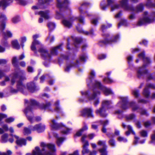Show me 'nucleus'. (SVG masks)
Instances as JSON below:
<instances>
[{"instance_id": "nucleus-1", "label": "nucleus", "mask_w": 155, "mask_h": 155, "mask_svg": "<svg viewBox=\"0 0 155 155\" xmlns=\"http://www.w3.org/2000/svg\"><path fill=\"white\" fill-rule=\"evenodd\" d=\"M41 146L42 148L41 151L39 147H36L32 153H28L26 155H56L54 144L42 142Z\"/></svg>"}, {"instance_id": "nucleus-2", "label": "nucleus", "mask_w": 155, "mask_h": 155, "mask_svg": "<svg viewBox=\"0 0 155 155\" xmlns=\"http://www.w3.org/2000/svg\"><path fill=\"white\" fill-rule=\"evenodd\" d=\"M17 88L18 90L22 92L26 91L27 90H29L31 92H33L34 91L35 85L32 83H28L25 86L21 82L18 81L17 82Z\"/></svg>"}, {"instance_id": "nucleus-3", "label": "nucleus", "mask_w": 155, "mask_h": 155, "mask_svg": "<svg viewBox=\"0 0 155 155\" xmlns=\"http://www.w3.org/2000/svg\"><path fill=\"white\" fill-rule=\"evenodd\" d=\"M111 104V102L108 100H104L102 102V107L96 110V112L98 115L102 117H106L107 114L105 113V109L109 108V105Z\"/></svg>"}, {"instance_id": "nucleus-4", "label": "nucleus", "mask_w": 155, "mask_h": 155, "mask_svg": "<svg viewBox=\"0 0 155 155\" xmlns=\"http://www.w3.org/2000/svg\"><path fill=\"white\" fill-rule=\"evenodd\" d=\"M127 98L125 97H121V100L122 102H119L118 104V106L124 109H126L127 108L125 106L130 105L132 108L133 110H135L137 109V107L135 106V104L134 102L130 103V104H128L127 103Z\"/></svg>"}, {"instance_id": "nucleus-5", "label": "nucleus", "mask_w": 155, "mask_h": 155, "mask_svg": "<svg viewBox=\"0 0 155 155\" xmlns=\"http://www.w3.org/2000/svg\"><path fill=\"white\" fill-rule=\"evenodd\" d=\"M86 138H87L86 136L84 135L81 138V141L83 144V149L81 152L83 155L89 153L90 152L89 150L87 148V147L89 146V143L87 141L85 140Z\"/></svg>"}, {"instance_id": "nucleus-6", "label": "nucleus", "mask_w": 155, "mask_h": 155, "mask_svg": "<svg viewBox=\"0 0 155 155\" xmlns=\"http://www.w3.org/2000/svg\"><path fill=\"white\" fill-rule=\"evenodd\" d=\"M95 86L102 90L106 95H108L112 94V91L110 89L105 87H103L100 82L98 81H95Z\"/></svg>"}, {"instance_id": "nucleus-7", "label": "nucleus", "mask_w": 155, "mask_h": 155, "mask_svg": "<svg viewBox=\"0 0 155 155\" xmlns=\"http://www.w3.org/2000/svg\"><path fill=\"white\" fill-rule=\"evenodd\" d=\"M104 141H99L97 144L99 145L102 146L103 148L99 150V152L101 153V155H107V152L106 151V146Z\"/></svg>"}, {"instance_id": "nucleus-8", "label": "nucleus", "mask_w": 155, "mask_h": 155, "mask_svg": "<svg viewBox=\"0 0 155 155\" xmlns=\"http://www.w3.org/2000/svg\"><path fill=\"white\" fill-rule=\"evenodd\" d=\"M24 113L26 114L28 120L32 122L34 119L33 117V114L30 107L26 108L24 110Z\"/></svg>"}, {"instance_id": "nucleus-9", "label": "nucleus", "mask_w": 155, "mask_h": 155, "mask_svg": "<svg viewBox=\"0 0 155 155\" xmlns=\"http://www.w3.org/2000/svg\"><path fill=\"white\" fill-rule=\"evenodd\" d=\"M154 20L153 18L149 19L147 17H145L143 19L140 20L138 23L137 25L141 26L147 23L152 22Z\"/></svg>"}, {"instance_id": "nucleus-10", "label": "nucleus", "mask_w": 155, "mask_h": 155, "mask_svg": "<svg viewBox=\"0 0 155 155\" xmlns=\"http://www.w3.org/2000/svg\"><path fill=\"white\" fill-rule=\"evenodd\" d=\"M45 128V126L42 124H37L33 127L31 128V130H37L38 132H41L43 131Z\"/></svg>"}, {"instance_id": "nucleus-11", "label": "nucleus", "mask_w": 155, "mask_h": 155, "mask_svg": "<svg viewBox=\"0 0 155 155\" xmlns=\"http://www.w3.org/2000/svg\"><path fill=\"white\" fill-rule=\"evenodd\" d=\"M39 37V35H33V38L34 40L31 46V48L32 50L34 51L36 49L35 46L36 45H39L41 46V43L38 41H36V39Z\"/></svg>"}, {"instance_id": "nucleus-12", "label": "nucleus", "mask_w": 155, "mask_h": 155, "mask_svg": "<svg viewBox=\"0 0 155 155\" xmlns=\"http://www.w3.org/2000/svg\"><path fill=\"white\" fill-rule=\"evenodd\" d=\"M14 137L17 139L16 140V143L17 145L21 146L26 145V142L25 140V139L21 138H19L16 135H14Z\"/></svg>"}, {"instance_id": "nucleus-13", "label": "nucleus", "mask_w": 155, "mask_h": 155, "mask_svg": "<svg viewBox=\"0 0 155 155\" xmlns=\"http://www.w3.org/2000/svg\"><path fill=\"white\" fill-rule=\"evenodd\" d=\"M41 56L45 58H49L51 57V55L48 53L47 51L44 48H41L39 50Z\"/></svg>"}, {"instance_id": "nucleus-14", "label": "nucleus", "mask_w": 155, "mask_h": 155, "mask_svg": "<svg viewBox=\"0 0 155 155\" xmlns=\"http://www.w3.org/2000/svg\"><path fill=\"white\" fill-rule=\"evenodd\" d=\"M96 90L94 89L93 90V93L91 97H89L90 100L94 99V104L95 105H96L99 103V101L98 99H95L96 97L100 94L99 92H97V93H96Z\"/></svg>"}, {"instance_id": "nucleus-15", "label": "nucleus", "mask_w": 155, "mask_h": 155, "mask_svg": "<svg viewBox=\"0 0 155 155\" xmlns=\"http://www.w3.org/2000/svg\"><path fill=\"white\" fill-rule=\"evenodd\" d=\"M91 110L90 109L86 108L81 111V115L83 116L87 115L89 117H92Z\"/></svg>"}, {"instance_id": "nucleus-16", "label": "nucleus", "mask_w": 155, "mask_h": 155, "mask_svg": "<svg viewBox=\"0 0 155 155\" xmlns=\"http://www.w3.org/2000/svg\"><path fill=\"white\" fill-rule=\"evenodd\" d=\"M22 73L21 72L19 73L18 75H17L16 73H15L11 75L12 78L11 83L12 84H14L15 81V80L18 79L19 77L21 78Z\"/></svg>"}, {"instance_id": "nucleus-17", "label": "nucleus", "mask_w": 155, "mask_h": 155, "mask_svg": "<svg viewBox=\"0 0 155 155\" xmlns=\"http://www.w3.org/2000/svg\"><path fill=\"white\" fill-rule=\"evenodd\" d=\"M13 0H1L0 1V6L4 8L12 3Z\"/></svg>"}, {"instance_id": "nucleus-18", "label": "nucleus", "mask_w": 155, "mask_h": 155, "mask_svg": "<svg viewBox=\"0 0 155 155\" xmlns=\"http://www.w3.org/2000/svg\"><path fill=\"white\" fill-rule=\"evenodd\" d=\"M69 3V2L68 0H64L63 3L59 0H57V6L59 8H61L62 7H66Z\"/></svg>"}, {"instance_id": "nucleus-19", "label": "nucleus", "mask_w": 155, "mask_h": 155, "mask_svg": "<svg viewBox=\"0 0 155 155\" xmlns=\"http://www.w3.org/2000/svg\"><path fill=\"white\" fill-rule=\"evenodd\" d=\"M51 127L53 129H57L59 128V127L61 126L62 125L61 124H58L55 122L54 120L52 119L51 120V122L50 123Z\"/></svg>"}, {"instance_id": "nucleus-20", "label": "nucleus", "mask_w": 155, "mask_h": 155, "mask_svg": "<svg viewBox=\"0 0 155 155\" xmlns=\"http://www.w3.org/2000/svg\"><path fill=\"white\" fill-rule=\"evenodd\" d=\"M38 14L44 18L45 19H48L50 18L48 11L45 12L40 11L38 12Z\"/></svg>"}, {"instance_id": "nucleus-21", "label": "nucleus", "mask_w": 155, "mask_h": 155, "mask_svg": "<svg viewBox=\"0 0 155 155\" xmlns=\"http://www.w3.org/2000/svg\"><path fill=\"white\" fill-rule=\"evenodd\" d=\"M54 136L57 137L56 143L58 146H60L64 140V138L63 137H58L57 134H55Z\"/></svg>"}, {"instance_id": "nucleus-22", "label": "nucleus", "mask_w": 155, "mask_h": 155, "mask_svg": "<svg viewBox=\"0 0 155 155\" xmlns=\"http://www.w3.org/2000/svg\"><path fill=\"white\" fill-rule=\"evenodd\" d=\"M12 47L16 49H18L20 48V46L17 40L12 41Z\"/></svg>"}, {"instance_id": "nucleus-23", "label": "nucleus", "mask_w": 155, "mask_h": 155, "mask_svg": "<svg viewBox=\"0 0 155 155\" xmlns=\"http://www.w3.org/2000/svg\"><path fill=\"white\" fill-rule=\"evenodd\" d=\"M59 102L58 101H56L55 104L54 106L55 108L54 110L58 113H60L61 112V110L59 106Z\"/></svg>"}, {"instance_id": "nucleus-24", "label": "nucleus", "mask_w": 155, "mask_h": 155, "mask_svg": "<svg viewBox=\"0 0 155 155\" xmlns=\"http://www.w3.org/2000/svg\"><path fill=\"white\" fill-rule=\"evenodd\" d=\"M8 135L5 134L2 135L1 138V141L2 143H5L7 142Z\"/></svg>"}, {"instance_id": "nucleus-25", "label": "nucleus", "mask_w": 155, "mask_h": 155, "mask_svg": "<svg viewBox=\"0 0 155 155\" xmlns=\"http://www.w3.org/2000/svg\"><path fill=\"white\" fill-rule=\"evenodd\" d=\"M145 65H143L142 67L140 68L138 71V77L143 73H145L147 72L146 70L145 69Z\"/></svg>"}, {"instance_id": "nucleus-26", "label": "nucleus", "mask_w": 155, "mask_h": 155, "mask_svg": "<svg viewBox=\"0 0 155 155\" xmlns=\"http://www.w3.org/2000/svg\"><path fill=\"white\" fill-rule=\"evenodd\" d=\"M71 21V20L70 21H69L66 20H64L62 21V23L65 26L69 28L72 25V23L70 21Z\"/></svg>"}, {"instance_id": "nucleus-27", "label": "nucleus", "mask_w": 155, "mask_h": 155, "mask_svg": "<svg viewBox=\"0 0 155 155\" xmlns=\"http://www.w3.org/2000/svg\"><path fill=\"white\" fill-rule=\"evenodd\" d=\"M138 56L140 58H142L143 59L144 62L149 63L150 61L149 58L147 57L145 58V57L144 54L143 52H142L139 54Z\"/></svg>"}, {"instance_id": "nucleus-28", "label": "nucleus", "mask_w": 155, "mask_h": 155, "mask_svg": "<svg viewBox=\"0 0 155 155\" xmlns=\"http://www.w3.org/2000/svg\"><path fill=\"white\" fill-rule=\"evenodd\" d=\"M61 45H60L52 48L51 50V55L55 54L57 50L60 49Z\"/></svg>"}, {"instance_id": "nucleus-29", "label": "nucleus", "mask_w": 155, "mask_h": 155, "mask_svg": "<svg viewBox=\"0 0 155 155\" xmlns=\"http://www.w3.org/2000/svg\"><path fill=\"white\" fill-rule=\"evenodd\" d=\"M87 128H88L87 126H84L82 129L77 132L76 135L78 136H80L81 135L82 133L84 131L87 130Z\"/></svg>"}, {"instance_id": "nucleus-30", "label": "nucleus", "mask_w": 155, "mask_h": 155, "mask_svg": "<svg viewBox=\"0 0 155 155\" xmlns=\"http://www.w3.org/2000/svg\"><path fill=\"white\" fill-rule=\"evenodd\" d=\"M2 128H0V134H2L5 131H7L8 130L7 126L6 125H4L2 127Z\"/></svg>"}, {"instance_id": "nucleus-31", "label": "nucleus", "mask_w": 155, "mask_h": 155, "mask_svg": "<svg viewBox=\"0 0 155 155\" xmlns=\"http://www.w3.org/2000/svg\"><path fill=\"white\" fill-rule=\"evenodd\" d=\"M25 103H28L32 106L35 105L37 104L36 101L33 100H31L29 101L27 100H25Z\"/></svg>"}, {"instance_id": "nucleus-32", "label": "nucleus", "mask_w": 155, "mask_h": 155, "mask_svg": "<svg viewBox=\"0 0 155 155\" xmlns=\"http://www.w3.org/2000/svg\"><path fill=\"white\" fill-rule=\"evenodd\" d=\"M12 34L9 31H7L4 33L3 37L4 38H10L12 37Z\"/></svg>"}, {"instance_id": "nucleus-33", "label": "nucleus", "mask_w": 155, "mask_h": 155, "mask_svg": "<svg viewBox=\"0 0 155 155\" xmlns=\"http://www.w3.org/2000/svg\"><path fill=\"white\" fill-rule=\"evenodd\" d=\"M127 127L128 130V131L126 132V134L127 135H128L130 133H132L134 135L135 134L134 132L132 131L131 127L130 126L128 125Z\"/></svg>"}, {"instance_id": "nucleus-34", "label": "nucleus", "mask_w": 155, "mask_h": 155, "mask_svg": "<svg viewBox=\"0 0 155 155\" xmlns=\"http://www.w3.org/2000/svg\"><path fill=\"white\" fill-rule=\"evenodd\" d=\"M12 21L13 23H16L20 21V18L18 16H16L13 17Z\"/></svg>"}, {"instance_id": "nucleus-35", "label": "nucleus", "mask_w": 155, "mask_h": 155, "mask_svg": "<svg viewBox=\"0 0 155 155\" xmlns=\"http://www.w3.org/2000/svg\"><path fill=\"white\" fill-rule=\"evenodd\" d=\"M50 105V102L47 103L46 105H45L44 104H42L41 105V107L42 109H47Z\"/></svg>"}, {"instance_id": "nucleus-36", "label": "nucleus", "mask_w": 155, "mask_h": 155, "mask_svg": "<svg viewBox=\"0 0 155 155\" xmlns=\"http://www.w3.org/2000/svg\"><path fill=\"white\" fill-rule=\"evenodd\" d=\"M19 4L21 5H25L27 4L25 0H15Z\"/></svg>"}, {"instance_id": "nucleus-37", "label": "nucleus", "mask_w": 155, "mask_h": 155, "mask_svg": "<svg viewBox=\"0 0 155 155\" xmlns=\"http://www.w3.org/2000/svg\"><path fill=\"white\" fill-rule=\"evenodd\" d=\"M48 28L51 29L52 30L55 27L54 24L52 22L49 23L48 24Z\"/></svg>"}, {"instance_id": "nucleus-38", "label": "nucleus", "mask_w": 155, "mask_h": 155, "mask_svg": "<svg viewBox=\"0 0 155 155\" xmlns=\"http://www.w3.org/2000/svg\"><path fill=\"white\" fill-rule=\"evenodd\" d=\"M31 131L28 129L25 128L24 129V134L25 135H27L31 133Z\"/></svg>"}, {"instance_id": "nucleus-39", "label": "nucleus", "mask_w": 155, "mask_h": 155, "mask_svg": "<svg viewBox=\"0 0 155 155\" xmlns=\"http://www.w3.org/2000/svg\"><path fill=\"white\" fill-rule=\"evenodd\" d=\"M104 81L107 83H110L113 82V81L110 78H105L104 79Z\"/></svg>"}, {"instance_id": "nucleus-40", "label": "nucleus", "mask_w": 155, "mask_h": 155, "mask_svg": "<svg viewBox=\"0 0 155 155\" xmlns=\"http://www.w3.org/2000/svg\"><path fill=\"white\" fill-rule=\"evenodd\" d=\"M87 57L85 54H83L80 57V60L81 61H84L86 59Z\"/></svg>"}, {"instance_id": "nucleus-41", "label": "nucleus", "mask_w": 155, "mask_h": 155, "mask_svg": "<svg viewBox=\"0 0 155 155\" xmlns=\"http://www.w3.org/2000/svg\"><path fill=\"white\" fill-rule=\"evenodd\" d=\"M141 136L143 137H146L147 136V133L145 130H143L140 132Z\"/></svg>"}, {"instance_id": "nucleus-42", "label": "nucleus", "mask_w": 155, "mask_h": 155, "mask_svg": "<svg viewBox=\"0 0 155 155\" xmlns=\"http://www.w3.org/2000/svg\"><path fill=\"white\" fill-rule=\"evenodd\" d=\"M127 0H122L120 2V5L122 7L127 6Z\"/></svg>"}, {"instance_id": "nucleus-43", "label": "nucleus", "mask_w": 155, "mask_h": 155, "mask_svg": "<svg viewBox=\"0 0 155 155\" xmlns=\"http://www.w3.org/2000/svg\"><path fill=\"white\" fill-rule=\"evenodd\" d=\"M12 152L10 150H8L7 151V153H2L0 152V155H10L12 154Z\"/></svg>"}, {"instance_id": "nucleus-44", "label": "nucleus", "mask_w": 155, "mask_h": 155, "mask_svg": "<svg viewBox=\"0 0 155 155\" xmlns=\"http://www.w3.org/2000/svg\"><path fill=\"white\" fill-rule=\"evenodd\" d=\"M14 120V119L12 117H9L6 119L5 121L7 123H11Z\"/></svg>"}, {"instance_id": "nucleus-45", "label": "nucleus", "mask_w": 155, "mask_h": 155, "mask_svg": "<svg viewBox=\"0 0 155 155\" xmlns=\"http://www.w3.org/2000/svg\"><path fill=\"white\" fill-rule=\"evenodd\" d=\"M143 94L146 97H148L149 95V92L147 88H145L143 92Z\"/></svg>"}, {"instance_id": "nucleus-46", "label": "nucleus", "mask_w": 155, "mask_h": 155, "mask_svg": "<svg viewBox=\"0 0 155 155\" xmlns=\"http://www.w3.org/2000/svg\"><path fill=\"white\" fill-rule=\"evenodd\" d=\"M151 142L155 143V131L154 132L153 134L151 136Z\"/></svg>"}, {"instance_id": "nucleus-47", "label": "nucleus", "mask_w": 155, "mask_h": 155, "mask_svg": "<svg viewBox=\"0 0 155 155\" xmlns=\"http://www.w3.org/2000/svg\"><path fill=\"white\" fill-rule=\"evenodd\" d=\"M62 127L63 128H64V129H66L67 130L66 131H64V130H63V131H62V132L63 134H67V133H68L69 132V131L71 130L70 129L67 128H66L65 127L63 126Z\"/></svg>"}, {"instance_id": "nucleus-48", "label": "nucleus", "mask_w": 155, "mask_h": 155, "mask_svg": "<svg viewBox=\"0 0 155 155\" xmlns=\"http://www.w3.org/2000/svg\"><path fill=\"white\" fill-rule=\"evenodd\" d=\"M118 140L119 141H123L124 142H125L127 141V140L126 139L121 137H118Z\"/></svg>"}, {"instance_id": "nucleus-49", "label": "nucleus", "mask_w": 155, "mask_h": 155, "mask_svg": "<svg viewBox=\"0 0 155 155\" xmlns=\"http://www.w3.org/2000/svg\"><path fill=\"white\" fill-rule=\"evenodd\" d=\"M9 80V78L8 77H7L5 78V81H3L0 83V84L1 85L3 86L5 84V81H8Z\"/></svg>"}, {"instance_id": "nucleus-50", "label": "nucleus", "mask_w": 155, "mask_h": 155, "mask_svg": "<svg viewBox=\"0 0 155 155\" xmlns=\"http://www.w3.org/2000/svg\"><path fill=\"white\" fill-rule=\"evenodd\" d=\"M133 94L136 97H137L138 95V91L137 90H134L133 91Z\"/></svg>"}, {"instance_id": "nucleus-51", "label": "nucleus", "mask_w": 155, "mask_h": 155, "mask_svg": "<svg viewBox=\"0 0 155 155\" xmlns=\"http://www.w3.org/2000/svg\"><path fill=\"white\" fill-rule=\"evenodd\" d=\"M97 152L96 150H94L91 151H90L89 153V155H96Z\"/></svg>"}, {"instance_id": "nucleus-52", "label": "nucleus", "mask_w": 155, "mask_h": 155, "mask_svg": "<svg viewBox=\"0 0 155 155\" xmlns=\"http://www.w3.org/2000/svg\"><path fill=\"white\" fill-rule=\"evenodd\" d=\"M106 55L104 54L100 55L98 56V58L100 59H103L106 58Z\"/></svg>"}, {"instance_id": "nucleus-53", "label": "nucleus", "mask_w": 155, "mask_h": 155, "mask_svg": "<svg viewBox=\"0 0 155 155\" xmlns=\"http://www.w3.org/2000/svg\"><path fill=\"white\" fill-rule=\"evenodd\" d=\"M110 144L112 146H114L115 145V143L113 140L111 139L109 141Z\"/></svg>"}, {"instance_id": "nucleus-54", "label": "nucleus", "mask_w": 155, "mask_h": 155, "mask_svg": "<svg viewBox=\"0 0 155 155\" xmlns=\"http://www.w3.org/2000/svg\"><path fill=\"white\" fill-rule=\"evenodd\" d=\"M143 10V6L140 5L137 7V11H141Z\"/></svg>"}, {"instance_id": "nucleus-55", "label": "nucleus", "mask_w": 155, "mask_h": 155, "mask_svg": "<svg viewBox=\"0 0 155 155\" xmlns=\"http://www.w3.org/2000/svg\"><path fill=\"white\" fill-rule=\"evenodd\" d=\"M7 116L6 115L0 114V121L2 119L7 117Z\"/></svg>"}, {"instance_id": "nucleus-56", "label": "nucleus", "mask_w": 155, "mask_h": 155, "mask_svg": "<svg viewBox=\"0 0 155 155\" xmlns=\"http://www.w3.org/2000/svg\"><path fill=\"white\" fill-rule=\"evenodd\" d=\"M144 125L145 127H147L150 125V123L149 121H146L144 123Z\"/></svg>"}, {"instance_id": "nucleus-57", "label": "nucleus", "mask_w": 155, "mask_h": 155, "mask_svg": "<svg viewBox=\"0 0 155 155\" xmlns=\"http://www.w3.org/2000/svg\"><path fill=\"white\" fill-rule=\"evenodd\" d=\"M101 6L102 9L104 10L105 9L106 7L105 6L104 2H101Z\"/></svg>"}, {"instance_id": "nucleus-58", "label": "nucleus", "mask_w": 155, "mask_h": 155, "mask_svg": "<svg viewBox=\"0 0 155 155\" xmlns=\"http://www.w3.org/2000/svg\"><path fill=\"white\" fill-rule=\"evenodd\" d=\"M118 7L119 5H114L111 7V10L113 11L116 8H118Z\"/></svg>"}, {"instance_id": "nucleus-59", "label": "nucleus", "mask_w": 155, "mask_h": 155, "mask_svg": "<svg viewBox=\"0 0 155 155\" xmlns=\"http://www.w3.org/2000/svg\"><path fill=\"white\" fill-rule=\"evenodd\" d=\"M16 58L15 57L13 58L12 59V63L14 66L16 65Z\"/></svg>"}, {"instance_id": "nucleus-60", "label": "nucleus", "mask_w": 155, "mask_h": 155, "mask_svg": "<svg viewBox=\"0 0 155 155\" xmlns=\"http://www.w3.org/2000/svg\"><path fill=\"white\" fill-rule=\"evenodd\" d=\"M135 116L133 114H131L127 117V119L129 120H131L134 118Z\"/></svg>"}, {"instance_id": "nucleus-61", "label": "nucleus", "mask_w": 155, "mask_h": 155, "mask_svg": "<svg viewBox=\"0 0 155 155\" xmlns=\"http://www.w3.org/2000/svg\"><path fill=\"white\" fill-rule=\"evenodd\" d=\"M126 21L125 20H122L120 22L119 24L118 25L120 26V25H126Z\"/></svg>"}, {"instance_id": "nucleus-62", "label": "nucleus", "mask_w": 155, "mask_h": 155, "mask_svg": "<svg viewBox=\"0 0 155 155\" xmlns=\"http://www.w3.org/2000/svg\"><path fill=\"white\" fill-rule=\"evenodd\" d=\"M78 20H79V22L80 23H82V24L84 23V19H83V18L82 17H80L78 18Z\"/></svg>"}, {"instance_id": "nucleus-63", "label": "nucleus", "mask_w": 155, "mask_h": 155, "mask_svg": "<svg viewBox=\"0 0 155 155\" xmlns=\"http://www.w3.org/2000/svg\"><path fill=\"white\" fill-rule=\"evenodd\" d=\"M21 41L22 43H24L26 41V38L25 37H23L21 38Z\"/></svg>"}, {"instance_id": "nucleus-64", "label": "nucleus", "mask_w": 155, "mask_h": 155, "mask_svg": "<svg viewBox=\"0 0 155 155\" xmlns=\"http://www.w3.org/2000/svg\"><path fill=\"white\" fill-rule=\"evenodd\" d=\"M1 20H6L7 18L4 15H2L0 17Z\"/></svg>"}]
</instances>
